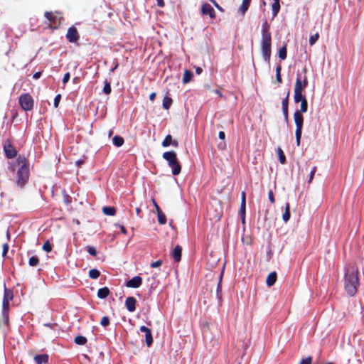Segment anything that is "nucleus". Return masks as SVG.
Instances as JSON below:
<instances>
[{"mask_svg":"<svg viewBox=\"0 0 364 364\" xmlns=\"http://www.w3.org/2000/svg\"><path fill=\"white\" fill-rule=\"evenodd\" d=\"M245 208H246V204L241 203L240 210H239V214L241 217L242 222L243 223L245 221Z\"/></svg>","mask_w":364,"mask_h":364,"instance_id":"obj_32","label":"nucleus"},{"mask_svg":"<svg viewBox=\"0 0 364 364\" xmlns=\"http://www.w3.org/2000/svg\"><path fill=\"white\" fill-rule=\"evenodd\" d=\"M174 147H178L179 146V143L176 140H172V143L171 144Z\"/></svg>","mask_w":364,"mask_h":364,"instance_id":"obj_61","label":"nucleus"},{"mask_svg":"<svg viewBox=\"0 0 364 364\" xmlns=\"http://www.w3.org/2000/svg\"><path fill=\"white\" fill-rule=\"evenodd\" d=\"M70 73H66L64 76H63V84H65L67 83L69 80H70Z\"/></svg>","mask_w":364,"mask_h":364,"instance_id":"obj_53","label":"nucleus"},{"mask_svg":"<svg viewBox=\"0 0 364 364\" xmlns=\"http://www.w3.org/2000/svg\"><path fill=\"white\" fill-rule=\"evenodd\" d=\"M281 65H278L276 68V80L279 84L282 83V79L281 76Z\"/></svg>","mask_w":364,"mask_h":364,"instance_id":"obj_39","label":"nucleus"},{"mask_svg":"<svg viewBox=\"0 0 364 364\" xmlns=\"http://www.w3.org/2000/svg\"><path fill=\"white\" fill-rule=\"evenodd\" d=\"M250 2L242 1V5L240 8V10L242 14H245V13L247 11V9L250 6Z\"/></svg>","mask_w":364,"mask_h":364,"instance_id":"obj_40","label":"nucleus"},{"mask_svg":"<svg viewBox=\"0 0 364 364\" xmlns=\"http://www.w3.org/2000/svg\"><path fill=\"white\" fill-rule=\"evenodd\" d=\"M9 302L2 301V316L6 324L9 323Z\"/></svg>","mask_w":364,"mask_h":364,"instance_id":"obj_18","label":"nucleus"},{"mask_svg":"<svg viewBox=\"0 0 364 364\" xmlns=\"http://www.w3.org/2000/svg\"><path fill=\"white\" fill-rule=\"evenodd\" d=\"M156 92H152V93H151V94L149 95V100H150L151 101H154V99L156 98Z\"/></svg>","mask_w":364,"mask_h":364,"instance_id":"obj_59","label":"nucleus"},{"mask_svg":"<svg viewBox=\"0 0 364 364\" xmlns=\"http://www.w3.org/2000/svg\"><path fill=\"white\" fill-rule=\"evenodd\" d=\"M193 77V74L191 70H186L183 73V83H188Z\"/></svg>","mask_w":364,"mask_h":364,"instance_id":"obj_28","label":"nucleus"},{"mask_svg":"<svg viewBox=\"0 0 364 364\" xmlns=\"http://www.w3.org/2000/svg\"><path fill=\"white\" fill-rule=\"evenodd\" d=\"M163 158L168 163L172 169L173 175H178L181 170V166L177 160L176 154L173 151H166L163 154Z\"/></svg>","mask_w":364,"mask_h":364,"instance_id":"obj_4","label":"nucleus"},{"mask_svg":"<svg viewBox=\"0 0 364 364\" xmlns=\"http://www.w3.org/2000/svg\"><path fill=\"white\" fill-rule=\"evenodd\" d=\"M218 136L220 139L224 140L225 138V134L224 132L220 131L218 134Z\"/></svg>","mask_w":364,"mask_h":364,"instance_id":"obj_57","label":"nucleus"},{"mask_svg":"<svg viewBox=\"0 0 364 364\" xmlns=\"http://www.w3.org/2000/svg\"><path fill=\"white\" fill-rule=\"evenodd\" d=\"M112 142L114 146L120 147L124 144V138L120 136H114L112 139Z\"/></svg>","mask_w":364,"mask_h":364,"instance_id":"obj_26","label":"nucleus"},{"mask_svg":"<svg viewBox=\"0 0 364 364\" xmlns=\"http://www.w3.org/2000/svg\"><path fill=\"white\" fill-rule=\"evenodd\" d=\"M172 105V99L168 96H165L163 100V107L168 109Z\"/></svg>","mask_w":364,"mask_h":364,"instance_id":"obj_30","label":"nucleus"},{"mask_svg":"<svg viewBox=\"0 0 364 364\" xmlns=\"http://www.w3.org/2000/svg\"><path fill=\"white\" fill-rule=\"evenodd\" d=\"M278 155H279V162L282 164H284L286 163V157H285V155L281 148H278Z\"/></svg>","mask_w":364,"mask_h":364,"instance_id":"obj_38","label":"nucleus"},{"mask_svg":"<svg viewBox=\"0 0 364 364\" xmlns=\"http://www.w3.org/2000/svg\"><path fill=\"white\" fill-rule=\"evenodd\" d=\"M359 285L358 272L354 269H348L346 272L344 287L347 294L353 296H354Z\"/></svg>","mask_w":364,"mask_h":364,"instance_id":"obj_2","label":"nucleus"},{"mask_svg":"<svg viewBox=\"0 0 364 364\" xmlns=\"http://www.w3.org/2000/svg\"><path fill=\"white\" fill-rule=\"evenodd\" d=\"M268 198L272 204H274L275 202L274 193L272 190H269L268 192Z\"/></svg>","mask_w":364,"mask_h":364,"instance_id":"obj_48","label":"nucleus"},{"mask_svg":"<svg viewBox=\"0 0 364 364\" xmlns=\"http://www.w3.org/2000/svg\"><path fill=\"white\" fill-rule=\"evenodd\" d=\"M30 164L28 159L24 156L19 155L16 161L11 164L12 171H16V186L23 188L29 179L30 176Z\"/></svg>","mask_w":364,"mask_h":364,"instance_id":"obj_1","label":"nucleus"},{"mask_svg":"<svg viewBox=\"0 0 364 364\" xmlns=\"http://www.w3.org/2000/svg\"><path fill=\"white\" fill-rule=\"evenodd\" d=\"M87 251L90 255L94 256V257L97 256V250L95 247H93V246L87 247Z\"/></svg>","mask_w":364,"mask_h":364,"instance_id":"obj_44","label":"nucleus"},{"mask_svg":"<svg viewBox=\"0 0 364 364\" xmlns=\"http://www.w3.org/2000/svg\"><path fill=\"white\" fill-rule=\"evenodd\" d=\"M41 76V72H36V73L33 74V77L34 79L37 80V79L40 78Z\"/></svg>","mask_w":364,"mask_h":364,"instance_id":"obj_58","label":"nucleus"},{"mask_svg":"<svg viewBox=\"0 0 364 364\" xmlns=\"http://www.w3.org/2000/svg\"><path fill=\"white\" fill-rule=\"evenodd\" d=\"M161 264H162V261L161 260H157V261H155V262H152L150 266L152 268H156V267H160Z\"/></svg>","mask_w":364,"mask_h":364,"instance_id":"obj_52","label":"nucleus"},{"mask_svg":"<svg viewBox=\"0 0 364 364\" xmlns=\"http://www.w3.org/2000/svg\"><path fill=\"white\" fill-rule=\"evenodd\" d=\"M100 276V272L97 269H92L89 271V277L92 279H97Z\"/></svg>","mask_w":364,"mask_h":364,"instance_id":"obj_33","label":"nucleus"},{"mask_svg":"<svg viewBox=\"0 0 364 364\" xmlns=\"http://www.w3.org/2000/svg\"><path fill=\"white\" fill-rule=\"evenodd\" d=\"M61 99V95L60 94L57 95L54 98V107L57 108L59 105L60 101Z\"/></svg>","mask_w":364,"mask_h":364,"instance_id":"obj_49","label":"nucleus"},{"mask_svg":"<svg viewBox=\"0 0 364 364\" xmlns=\"http://www.w3.org/2000/svg\"><path fill=\"white\" fill-rule=\"evenodd\" d=\"M43 250L46 252H50L52 251V245L50 243L48 240L44 242L43 245Z\"/></svg>","mask_w":364,"mask_h":364,"instance_id":"obj_41","label":"nucleus"},{"mask_svg":"<svg viewBox=\"0 0 364 364\" xmlns=\"http://www.w3.org/2000/svg\"><path fill=\"white\" fill-rule=\"evenodd\" d=\"M18 102L21 107L24 111H31L33 108V99L28 93L21 95L19 97Z\"/></svg>","mask_w":364,"mask_h":364,"instance_id":"obj_6","label":"nucleus"},{"mask_svg":"<svg viewBox=\"0 0 364 364\" xmlns=\"http://www.w3.org/2000/svg\"><path fill=\"white\" fill-rule=\"evenodd\" d=\"M265 33L268 35L271 34V32L269 31V25L267 21H264L262 26V36H264Z\"/></svg>","mask_w":364,"mask_h":364,"instance_id":"obj_37","label":"nucleus"},{"mask_svg":"<svg viewBox=\"0 0 364 364\" xmlns=\"http://www.w3.org/2000/svg\"><path fill=\"white\" fill-rule=\"evenodd\" d=\"M211 1L213 3H214L215 6L218 9H221V7L216 3V1L215 0H211Z\"/></svg>","mask_w":364,"mask_h":364,"instance_id":"obj_64","label":"nucleus"},{"mask_svg":"<svg viewBox=\"0 0 364 364\" xmlns=\"http://www.w3.org/2000/svg\"><path fill=\"white\" fill-rule=\"evenodd\" d=\"M277 274L276 272H272L271 273H269L266 279L267 286H268V287L273 286L277 281Z\"/></svg>","mask_w":364,"mask_h":364,"instance_id":"obj_19","label":"nucleus"},{"mask_svg":"<svg viewBox=\"0 0 364 364\" xmlns=\"http://www.w3.org/2000/svg\"><path fill=\"white\" fill-rule=\"evenodd\" d=\"M209 326L208 325H203V328H202V331H203V336L205 339L208 338V332H209Z\"/></svg>","mask_w":364,"mask_h":364,"instance_id":"obj_46","label":"nucleus"},{"mask_svg":"<svg viewBox=\"0 0 364 364\" xmlns=\"http://www.w3.org/2000/svg\"><path fill=\"white\" fill-rule=\"evenodd\" d=\"M207 214L209 217L210 220H219L220 219V217L222 215L221 211H218L217 210H215L213 211V207H210L207 208Z\"/></svg>","mask_w":364,"mask_h":364,"instance_id":"obj_16","label":"nucleus"},{"mask_svg":"<svg viewBox=\"0 0 364 364\" xmlns=\"http://www.w3.org/2000/svg\"><path fill=\"white\" fill-rule=\"evenodd\" d=\"M308 86V79L306 76H304L303 81L301 80V87L304 90Z\"/></svg>","mask_w":364,"mask_h":364,"instance_id":"obj_50","label":"nucleus"},{"mask_svg":"<svg viewBox=\"0 0 364 364\" xmlns=\"http://www.w3.org/2000/svg\"><path fill=\"white\" fill-rule=\"evenodd\" d=\"M172 136L170 134H168L166 136L165 139L162 141L161 145L164 147H167L171 145V144L172 143Z\"/></svg>","mask_w":364,"mask_h":364,"instance_id":"obj_34","label":"nucleus"},{"mask_svg":"<svg viewBox=\"0 0 364 364\" xmlns=\"http://www.w3.org/2000/svg\"><path fill=\"white\" fill-rule=\"evenodd\" d=\"M139 329L140 331L145 333V341L146 346L148 347L151 346L153 343V336L151 329L144 326H141Z\"/></svg>","mask_w":364,"mask_h":364,"instance_id":"obj_11","label":"nucleus"},{"mask_svg":"<svg viewBox=\"0 0 364 364\" xmlns=\"http://www.w3.org/2000/svg\"><path fill=\"white\" fill-rule=\"evenodd\" d=\"M203 70L200 67H197L196 69V72L198 75H200L202 73Z\"/></svg>","mask_w":364,"mask_h":364,"instance_id":"obj_62","label":"nucleus"},{"mask_svg":"<svg viewBox=\"0 0 364 364\" xmlns=\"http://www.w3.org/2000/svg\"><path fill=\"white\" fill-rule=\"evenodd\" d=\"M241 203L246 204V195L245 191L242 192L241 194Z\"/></svg>","mask_w":364,"mask_h":364,"instance_id":"obj_55","label":"nucleus"},{"mask_svg":"<svg viewBox=\"0 0 364 364\" xmlns=\"http://www.w3.org/2000/svg\"><path fill=\"white\" fill-rule=\"evenodd\" d=\"M87 341V338L83 336H77L75 338V343L77 345H85Z\"/></svg>","mask_w":364,"mask_h":364,"instance_id":"obj_31","label":"nucleus"},{"mask_svg":"<svg viewBox=\"0 0 364 364\" xmlns=\"http://www.w3.org/2000/svg\"><path fill=\"white\" fill-rule=\"evenodd\" d=\"M102 213L106 215L113 216L116 213V209L112 206H105L102 208Z\"/></svg>","mask_w":364,"mask_h":364,"instance_id":"obj_23","label":"nucleus"},{"mask_svg":"<svg viewBox=\"0 0 364 364\" xmlns=\"http://www.w3.org/2000/svg\"><path fill=\"white\" fill-rule=\"evenodd\" d=\"M156 2H157V5H158L159 7H163V6H164V0H156Z\"/></svg>","mask_w":364,"mask_h":364,"instance_id":"obj_60","label":"nucleus"},{"mask_svg":"<svg viewBox=\"0 0 364 364\" xmlns=\"http://www.w3.org/2000/svg\"><path fill=\"white\" fill-rule=\"evenodd\" d=\"M111 91H112V88H111L110 83L109 82L106 81L104 85L103 92L106 95H109V94H110Z\"/></svg>","mask_w":364,"mask_h":364,"instance_id":"obj_42","label":"nucleus"},{"mask_svg":"<svg viewBox=\"0 0 364 364\" xmlns=\"http://www.w3.org/2000/svg\"><path fill=\"white\" fill-rule=\"evenodd\" d=\"M136 299L133 296H129L125 300V306L129 312L136 310Z\"/></svg>","mask_w":364,"mask_h":364,"instance_id":"obj_14","label":"nucleus"},{"mask_svg":"<svg viewBox=\"0 0 364 364\" xmlns=\"http://www.w3.org/2000/svg\"><path fill=\"white\" fill-rule=\"evenodd\" d=\"M34 360L37 364L46 363L48 361V355L47 354L37 355L34 357Z\"/></svg>","mask_w":364,"mask_h":364,"instance_id":"obj_21","label":"nucleus"},{"mask_svg":"<svg viewBox=\"0 0 364 364\" xmlns=\"http://www.w3.org/2000/svg\"><path fill=\"white\" fill-rule=\"evenodd\" d=\"M308 109V102L306 99H304L302 102H301V106H300V113L303 112L305 113L307 112Z\"/></svg>","mask_w":364,"mask_h":364,"instance_id":"obj_36","label":"nucleus"},{"mask_svg":"<svg viewBox=\"0 0 364 364\" xmlns=\"http://www.w3.org/2000/svg\"><path fill=\"white\" fill-rule=\"evenodd\" d=\"M279 10H280L279 2H273V4H272V17L273 18L277 16Z\"/></svg>","mask_w":364,"mask_h":364,"instance_id":"obj_29","label":"nucleus"},{"mask_svg":"<svg viewBox=\"0 0 364 364\" xmlns=\"http://www.w3.org/2000/svg\"><path fill=\"white\" fill-rule=\"evenodd\" d=\"M100 324L102 326H107L109 325V318L108 316H103L101 319Z\"/></svg>","mask_w":364,"mask_h":364,"instance_id":"obj_45","label":"nucleus"},{"mask_svg":"<svg viewBox=\"0 0 364 364\" xmlns=\"http://www.w3.org/2000/svg\"><path fill=\"white\" fill-rule=\"evenodd\" d=\"M278 56H279V58H280L282 60H285L287 58V45H284L279 50Z\"/></svg>","mask_w":364,"mask_h":364,"instance_id":"obj_27","label":"nucleus"},{"mask_svg":"<svg viewBox=\"0 0 364 364\" xmlns=\"http://www.w3.org/2000/svg\"><path fill=\"white\" fill-rule=\"evenodd\" d=\"M294 122L296 124V131H295V136H296V145L299 146L301 139L302 134V128L304 123V117L300 113L299 110H296L294 114Z\"/></svg>","mask_w":364,"mask_h":364,"instance_id":"obj_5","label":"nucleus"},{"mask_svg":"<svg viewBox=\"0 0 364 364\" xmlns=\"http://www.w3.org/2000/svg\"><path fill=\"white\" fill-rule=\"evenodd\" d=\"M312 358L311 356L306 358L305 359L301 360L300 364H311Z\"/></svg>","mask_w":364,"mask_h":364,"instance_id":"obj_51","label":"nucleus"},{"mask_svg":"<svg viewBox=\"0 0 364 364\" xmlns=\"http://www.w3.org/2000/svg\"><path fill=\"white\" fill-rule=\"evenodd\" d=\"M45 17L50 22L51 24L55 25L57 23V16L52 12L46 11L44 14Z\"/></svg>","mask_w":364,"mask_h":364,"instance_id":"obj_24","label":"nucleus"},{"mask_svg":"<svg viewBox=\"0 0 364 364\" xmlns=\"http://www.w3.org/2000/svg\"><path fill=\"white\" fill-rule=\"evenodd\" d=\"M201 12L203 15H208L210 18H215L216 16L213 7L208 3L202 5Z\"/></svg>","mask_w":364,"mask_h":364,"instance_id":"obj_10","label":"nucleus"},{"mask_svg":"<svg viewBox=\"0 0 364 364\" xmlns=\"http://www.w3.org/2000/svg\"><path fill=\"white\" fill-rule=\"evenodd\" d=\"M65 37L70 43H76L80 39V34L77 29L72 26L68 28Z\"/></svg>","mask_w":364,"mask_h":364,"instance_id":"obj_9","label":"nucleus"},{"mask_svg":"<svg viewBox=\"0 0 364 364\" xmlns=\"http://www.w3.org/2000/svg\"><path fill=\"white\" fill-rule=\"evenodd\" d=\"M110 294L109 289L107 287H103L97 291V296L100 299H105Z\"/></svg>","mask_w":364,"mask_h":364,"instance_id":"obj_22","label":"nucleus"},{"mask_svg":"<svg viewBox=\"0 0 364 364\" xmlns=\"http://www.w3.org/2000/svg\"><path fill=\"white\" fill-rule=\"evenodd\" d=\"M316 169H317L316 166H314V167L312 168V169H311V172H310V174H309V181H308V182H309V183H311V181H312V180H313V178H314V175H315V173H316Z\"/></svg>","mask_w":364,"mask_h":364,"instance_id":"obj_47","label":"nucleus"},{"mask_svg":"<svg viewBox=\"0 0 364 364\" xmlns=\"http://www.w3.org/2000/svg\"><path fill=\"white\" fill-rule=\"evenodd\" d=\"M14 299V293L11 289H7L4 284L3 301L10 302Z\"/></svg>","mask_w":364,"mask_h":364,"instance_id":"obj_20","label":"nucleus"},{"mask_svg":"<svg viewBox=\"0 0 364 364\" xmlns=\"http://www.w3.org/2000/svg\"><path fill=\"white\" fill-rule=\"evenodd\" d=\"M302 92L303 90L301 87V75L300 73H298L294 85V100L295 103L302 102L304 99H306V97L303 95Z\"/></svg>","mask_w":364,"mask_h":364,"instance_id":"obj_7","label":"nucleus"},{"mask_svg":"<svg viewBox=\"0 0 364 364\" xmlns=\"http://www.w3.org/2000/svg\"><path fill=\"white\" fill-rule=\"evenodd\" d=\"M182 255V247L179 245H177L173 251L171 252V256L173 259V261L176 263H178L181 259Z\"/></svg>","mask_w":364,"mask_h":364,"instance_id":"obj_13","label":"nucleus"},{"mask_svg":"<svg viewBox=\"0 0 364 364\" xmlns=\"http://www.w3.org/2000/svg\"><path fill=\"white\" fill-rule=\"evenodd\" d=\"M9 246L7 243H5L3 245V251H2V255L4 257L8 251H9Z\"/></svg>","mask_w":364,"mask_h":364,"instance_id":"obj_54","label":"nucleus"},{"mask_svg":"<svg viewBox=\"0 0 364 364\" xmlns=\"http://www.w3.org/2000/svg\"><path fill=\"white\" fill-rule=\"evenodd\" d=\"M154 205L156 208V210L157 212V216H158V221L160 224L164 225L166 223V218L165 214L162 212L159 205L156 203V202L153 200Z\"/></svg>","mask_w":364,"mask_h":364,"instance_id":"obj_15","label":"nucleus"},{"mask_svg":"<svg viewBox=\"0 0 364 364\" xmlns=\"http://www.w3.org/2000/svg\"><path fill=\"white\" fill-rule=\"evenodd\" d=\"M319 34L318 33H315L314 35H312L309 37V44L311 46H313L318 39Z\"/></svg>","mask_w":364,"mask_h":364,"instance_id":"obj_43","label":"nucleus"},{"mask_svg":"<svg viewBox=\"0 0 364 364\" xmlns=\"http://www.w3.org/2000/svg\"><path fill=\"white\" fill-rule=\"evenodd\" d=\"M289 90L287 92V96L282 101V112L284 114V117L286 121L288 120L289 114H288V106H289Z\"/></svg>","mask_w":364,"mask_h":364,"instance_id":"obj_17","label":"nucleus"},{"mask_svg":"<svg viewBox=\"0 0 364 364\" xmlns=\"http://www.w3.org/2000/svg\"><path fill=\"white\" fill-rule=\"evenodd\" d=\"M120 229H121V231L123 234L126 235L127 234V230L126 228L124 227V226H120Z\"/></svg>","mask_w":364,"mask_h":364,"instance_id":"obj_63","label":"nucleus"},{"mask_svg":"<svg viewBox=\"0 0 364 364\" xmlns=\"http://www.w3.org/2000/svg\"><path fill=\"white\" fill-rule=\"evenodd\" d=\"M142 284V278L139 276H135L126 282V287L129 288H138Z\"/></svg>","mask_w":364,"mask_h":364,"instance_id":"obj_12","label":"nucleus"},{"mask_svg":"<svg viewBox=\"0 0 364 364\" xmlns=\"http://www.w3.org/2000/svg\"><path fill=\"white\" fill-rule=\"evenodd\" d=\"M28 264L31 267H36L39 264V259L37 256H32L28 260Z\"/></svg>","mask_w":364,"mask_h":364,"instance_id":"obj_35","label":"nucleus"},{"mask_svg":"<svg viewBox=\"0 0 364 364\" xmlns=\"http://www.w3.org/2000/svg\"><path fill=\"white\" fill-rule=\"evenodd\" d=\"M261 52L262 55L264 60L268 63H269L271 53H272V35L264 33V36H262V39L260 42Z\"/></svg>","mask_w":364,"mask_h":364,"instance_id":"obj_3","label":"nucleus"},{"mask_svg":"<svg viewBox=\"0 0 364 364\" xmlns=\"http://www.w3.org/2000/svg\"><path fill=\"white\" fill-rule=\"evenodd\" d=\"M3 149L6 158L14 159L17 156L16 148L11 144L9 139L4 141Z\"/></svg>","mask_w":364,"mask_h":364,"instance_id":"obj_8","label":"nucleus"},{"mask_svg":"<svg viewBox=\"0 0 364 364\" xmlns=\"http://www.w3.org/2000/svg\"><path fill=\"white\" fill-rule=\"evenodd\" d=\"M222 277H223V274H220V279H219V282L218 283V285H217V292L218 293V291L220 290V288H221V280H222Z\"/></svg>","mask_w":364,"mask_h":364,"instance_id":"obj_56","label":"nucleus"},{"mask_svg":"<svg viewBox=\"0 0 364 364\" xmlns=\"http://www.w3.org/2000/svg\"><path fill=\"white\" fill-rule=\"evenodd\" d=\"M290 218V205L289 203H286L285 210L282 215V219L284 222H287Z\"/></svg>","mask_w":364,"mask_h":364,"instance_id":"obj_25","label":"nucleus"}]
</instances>
